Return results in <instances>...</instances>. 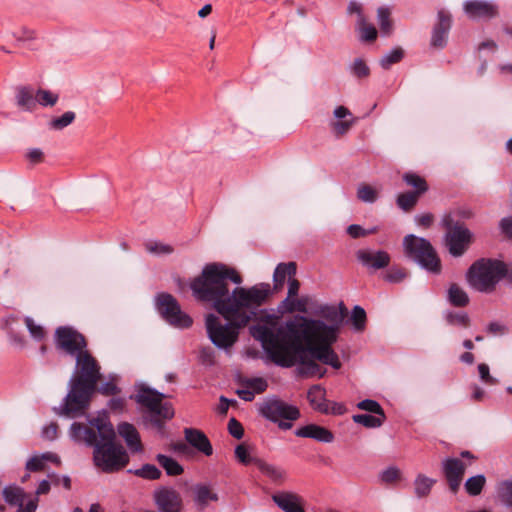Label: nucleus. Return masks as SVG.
<instances>
[{
  "mask_svg": "<svg viewBox=\"0 0 512 512\" xmlns=\"http://www.w3.org/2000/svg\"><path fill=\"white\" fill-rule=\"evenodd\" d=\"M441 224L446 230L444 241L449 253L453 257L462 256L472 241V233L462 222L454 220L452 215H444Z\"/></svg>",
  "mask_w": 512,
  "mask_h": 512,
  "instance_id": "nucleus-10",
  "label": "nucleus"
},
{
  "mask_svg": "<svg viewBox=\"0 0 512 512\" xmlns=\"http://www.w3.org/2000/svg\"><path fill=\"white\" fill-rule=\"evenodd\" d=\"M351 320L353 322L355 329L357 331H362L366 323L365 310L359 305L354 306L351 313Z\"/></svg>",
  "mask_w": 512,
  "mask_h": 512,
  "instance_id": "nucleus-51",
  "label": "nucleus"
},
{
  "mask_svg": "<svg viewBox=\"0 0 512 512\" xmlns=\"http://www.w3.org/2000/svg\"><path fill=\"white\" fill-rule=\"evenodd\" d=\"M486 484V477L483 474H478L468 478L464 484L465 490L470 496H478L481 494Z\"/></svg>",
  "mask_w": 512,
  "mask_h": 512,
  "instance_id": "nucleus-34",
  "label": "nucleus"
},
{
  "mask_svg": "<svg viewBox=\"0 0 512 512\" xmlns=\"http://www.w3.org/2000/svg\"><path fill=\"white\" fill-rule=\"evenodd\" d=\"M380 478L385 483H393L400 478V470L396 467H388L381 473Z\"/></svg>",
  "mask_w": 512,
  "mask_h": 512,
  "instance_id": "nucleus-60",
  "label": "nucleus"
},
{
  "mask_svg": "<svg viewBox=\"0 0 512 512\" xmlns=\"http://www.w3.org/2000/svg\"><path fill=\"white\" fill-rule=\"evenodd\" d=\"M228 431L236 439H241L244 435L243 426L235 418H231L228 422Z\"/></svg>",
  "mask_w": 512,
  "mask_h": 512,
  "instance_id": "nucleus-61",
  "label": "nucleus"
},
{
  "mask_svg": "<svg viewBox=\"0 0 512 512\" xmlns=\"http://www.w3.org/2000/svg\"><path fill=\"white\" fill-rule=\"evenodd\" d=\"M96 358L86 351L75 357V367L68 381V393L54 412L59 416L78 418L86 414L101 378Z\"/></svg>",
  "mask_w": 512,
  "mask_h": 512,
  "instance_id": "nucleus-2",
  "label": "nucleus"
},
{
  "mask_svg": "<svg viewBox=\"0 0 512 512\" xmlns=\"http://www.w3.org/2000/svg\"><path fill=\"white\" fill-rule=\"evenodd\" d=\"M357 197L365 203H374L378 198V193L372 186L361 184L357 189Z\"/></svg>",
  "mask_w": 512,
  "mask_h": 512,
  "instance_id": "nucleus-48",
  "label": "nucleus"
},
{
  "mask_svg": "<svg viewBox=\"0 0 512 512\" xmlns=\"http://www.w3.org/2000/svg\"><path fill=\"white\" fill-rule=\"evenodd\" d=\"M53 340L57 351L74 358L88 351L85 336L73 326L57 327L54 331Z\"/></svg>",
  "mask_w": 512,
  "mask_h": 512,
  "instance_id": "nucleus-12",
  "label": "nucleus"
},
{
  "mask_svg": "<svg viewBox=\"0 0 512 512\" xmlns=\"http://www.w3.org/2000/svg\"><path fill=\"white\" fill-rule=\"evenodd\" d=\"M445 319L449 325L468 327L470 324V318L465 312H447Z\"/></svg>",
  "mask_w": 512,
  "mask_h": 512,
  "instance_id": "nucleus-47",
  "label": "nucleus"
},
{
  "mask_svg": "<svg viewBox=\"0 0 512 512\" xmlns=\"http://www.w3.org/2000/svg\"><path fill=\"white\" fill-rule=\"evenodd\" d=\"M156 461L168 476H179L184 472L183 466L170 456L157 454Z\"/></svg>",
  "mask_w": 512,
  "mask_h": 512,
  "instance_id": "nucleus-29",
  "label": "nucleus"
},
{
  "mask_svg": "<svg viewBox=\"0 0 512 512\" xmlns=\"http://www.w3.org/2000/svg\"><path fill=\"white\" fill-rule=\"evenodd\" d=\"M263 305L248 304L232 307L228 312L218 313L227 321L226 323H223L215 314H208L205 326L210 341L219 349H229L237 342L240 330L250 322L274 326L277 320L276 315L262 308Z\"/></svg>",
  "mask_w": 512,
  "mask_h": 512,
  "instance_id": "nucleus-3",
  "label": "nucleus"
},
{
  "mask_svg": "<svg viewBox=\"0 0 512 512\" xmlns=\"http://www.w3.org/2000/svg\"><path fill=\"white\" fill-rule=\"evenodd\" d=\"M235 457L241 464L246 466L250 464H254L256 466V462L260 461V458L250 455L248 447L245 444H239L236 446Z\"/></svg>",
  "mask_w": 512,
  "mask_h": 512,
  "instance_id": "nucleus-46",
  "label": "nucleus"
},
{
  "mask_svg": "<svg viewBox=\"0 0 512 512\" xmlns=\"http://www.w3.org/2000/svg\"><path fill=\"white\" fill-rule=\"evenodd\" d=\"M451 27V14L444 9L439 10L437 13V21L432 29L430 45L437 49L446 47Z\"/></svg>",
  "mask_w": 512,
  "mask_h": 512,
  "instance_id": "nucleus-17",
  "label": "nucleus"
},
{
  "mask_svg": "<svg viewBox=\"0 0 512 512\" xmlns=\"http://www.w3.org/2000/svg\"><path fill=\"white\" fill-rule=\"evenodd\" d=\"M357 28L362 42H373L376 40L378 32L374 25L367 23L364 16L359 17L357 21Z\"/></svg>",
  "mask_w": 512,
  "mask_h": 512,
  "instance_id": "nucleus-33",
  "label": "nucleus"
},
{
  "mask_svg": "<svg viewBox=\"0 0 512 512\" xmlns=\"http://www.w3.org/2000/svg\"><path fill=\"white\" fill-rule=\"evenodd\" d=\"M96 392L104 396L117 395L120 392V388L112 381H107L101 384L99 387L96 386Z\"/></svg>",
  "mask_w": 512,
  "mask_h": 512,
  "instance_id": "nucleus-56",
  "label": "nucleus"
},
{
  "mask_svg": "<svg viewBox=\"0 0 512 512\" xmlns=\"http://www.w3.org/2000/svg\"><path fill=\"white\" fill-rule=\"evenodd\" d=\"M402 180L405 182L407 186L414 188L412 192L416 193V195L421 196L424 193H426L429 189V186L425 178L415 172L410 171L404 173L402 175Z\"/></svg>",
  "mask_w": 512,
  "mask_h": 512,
  "instance_id": "nucleus-28",
  "label": "nucleus"
},
{
  "mask_svg": "<svg viewBox=\"0 0 512 512\" xmlns=\"http://www.w3.org/2000/svg\"><path fill=\"white\" fill-rule=\"evenodd\" d=\"M497 496L500 501L512 509V480H504L497 484Z\"/></svg>",
  "mask_w": 512,
  "mask_h": 512,
  "instance_id": "nucleus-37",
  "label": "nucleus"
},
{
  "mask_svg": "<svg viewBox=\"0 0 512 512\" xmlns=\"http://www.w3.org/2000/svg\"><path fill=\"white\" fill-rule=\"evenodd\" d=\"M435 482L436 481L434 479L429 478L423 474H419L414 480V490L416 496L418 498L427 497L430 494Z\"/></svg>",
  "mask_w": 512,
  "mask_h": 512,
  "instance_id": "nucleus-32",
  "label": "nucleus"
},
{
  "mask_svg": "<svg viewBox=\"0 0 512 512\" xmlns=\"http://www.w3.org/2000/svg\"><path fill=\"white\" fill-rule=\"evenodd\" d=\"M357 407L361 410H365L367 412H370L375 415L382 416L383 418H386L383 408L375 400H372V399L362 400L357 404Z\"/></svg>",
  "mask_w": 512,
  "mask_h": 512,
  "instance_id": "nucleus-50",
  "label": "nucleus"
},
{
  "mask_svg": "<svg viewBox=\"0 0 512 512\" xmlns=\"http://www.w3.org/2000/svg\"><path fill=\"white\" fill-rule=\"evenodd\" d=\"M93 447V462L105 473L122 470L129 463V455L125 448L116 442V433H104L102 439L96 438Z\"/></svg>",
  "mask_w": 512,
  "mask_h": 512,
  "instance_id": "nucleus-6",
  "label": "nucleus"
},
{
  "mask_svg": "<svg viewBox=\"0 0 512 512\" xmlns=\"http://www.w3.org/2000/svg\"><path fill=\"white\" fill-rule=\"evenodd\" d=\"M35 99L36 105L39 104L43 107H52L57 103L59 96L49 90L38 89L35 92Z\"/></svg>",
  "mask_w": 512,
  "mask_h": 512,
  "instance_id": "nucleus-44",
  "label": "nucleus"
},
{
  "mask_svg": "<svg viewBox=\"0 0 512 512\" xmlns=\"http://www.w3.org/2000/svg\"><path fill=\"white\" fill-rule=\"evenodd\" d=\"M117 432L125 441L128 449L132 453H141L143 451V444L140 434L136 427L128 422H121L117 426Z\"/></svg>",
  "mask_w": 512,
  "mask_h": 512,
  "instance_id": "nucleus-20",
  "label": "nucleus"
},
{
  "mask_svg": "<svg viewBox=\"0 0 512 512\" xmlns=\"http://www.w3.org/2000/svg\"><path fill=\"white\" fill-rule=\"evenodd\" d=\"M293 350L297 352H309V356L325 365H329L334 369L341 368V362L337 353L333 350L332 346L317 345L316 343H307L302 345V350L296 349L295 346H291Z\"/></svg>",
  "mask_w": 512,
  "mask_h": 512,
  "instance_id": "nucleus-15",
  "label": "nucleus"
},
{
  "mask_svg": "<svg viewBox=\"0 0 512 512\" xmlns=\"http://www.w3.org/2000/svg\"><path fill=\"white\" fill-rule=\"evenodd\" d=\"M246 386L254 393L260 394L266 391L268 383L264 378H250L245 381Z\"/></svg>",
  "mask_w": 512,
  "mask_h": 512,
  "instance_id": "nucleus-54",
  "label": "nucleus"
},
{
  "mask_svg": "<svg viewBox=\"0 0 512 512\" xmlns=\"http://www.w3.org/2000/svg\"><path fill=\"white\" fill-rule=\"evenodd\" d=\"M390 14V10L387 7H380L377 10V18L383 36H389L393 30Z\"/></svg>",
  "mask_w": 512,
  "mask_h": 512,
  "instance_id": "nucleus-41",
  "label": "nucleus"
},
{
  "mask_svg": "<svg viewBox=\"0 0 512 512\" xmlns=\"http://www.w3.org/2000/svg\"><path fill=\"white\" fill-rule=\"evenodd\" d=\"M353 421L357 424H361L366 428H378L380 427L386 418L378 415L370 414H356L352 417Z\"/></svg>",
  "mask_w": 512,
  "mask_h": 512,
  "instance_id": "nucleus-36",
  "label": "nucleus"
},
{
  "mask_svg": "<svg viewBox=\"0 0 512 512\" xmlns=\"http://www.w3.org/2000/svg\"><path fill=\"white\" fill-rule=\"evenodd\" d=\"M375 231V228L371 230H365L362 226L358 224H351L347 227V233L349 234L350 237L354 239L365 237L369 234L374 233Z\"/></svg>",
  "mask_w": 512,
  "mask_h": 512,
  "instance_id": "nucleus-55",
  "label": "nucleus"
},
{
  "mask_svg": "<svg viewBox=\"0 0 512 512\" xmlns=\"http://www.w3.org/2000/svg\"><path fill=\"white\" fill-rule=\"evenodd\" d=\"M403 248L405 255L421 268L433 274L441 273V260L429 240L409 234L403 239Z\"/></svg>",
  "mask_w": 512,
  "mask_h": 512,
  "instance_id": "nucleus-9",
  "label": "nucleus"
},
{
  "mask_svg": "<svg viewBox=\"0 0 512 512\" xmlns=\"http://www.w3.org/2000/svg\"><path fill=\"white\" fill-rule=\"evenodd\" d=\"M353 122L349 120H338L332 123V129L336 136L344 135L352 126Z\"/></svg>",
  "mask_w": 512,
  "mask_h": 512,
  "instance_id": "nucleus-62",
  "label": "nucleus"
},
{
  "mask_svg": "<svg viewBox=\"0 0 512 512\" xmlns=\"http://www.w3.org/2000/svg\"><path fill=\"white\" fill-rule=\"evenodd\" d=\"M194 502L199 509L207 507L210 501H218V495L208 484H196L193 487Z\"/></svg>",
  "mask_w": 512,
  "mask_h": 512,
  "instance_id": "nucleus-26",
  "label": "nucleus"
},
{
  "mask_svg": "<svg viewBox=\"0 0 512 512\" xmlns=\"http://www.w3.org/2000/svg\"><path fill=\"white\" fill-rule=\"evenodd\" d=\"M130 398L149 411L150 423L159 430L163 429L165 421L171 420L175 415L172 404L163 402L166 395L144 384H141L137 388V393Z\"/></svg>",
  "mask_w": 512,
  "mask_h": 512,
  "instance_id": "nucleus-8",
  "label": "nucleus"
},
{
  "mask_svg": "<svg viewBox=\"0 0 512 512\" xmlns=\"http://www.w3.org/2000/svg\"><path fill=\"white\" fill-rule=\"evenodd\" d=\"M467 465L460 459L449 457L442 462L444 477L449 489L456 494L460 488Z\"/></svg>",
  "mask_w": 512,
  "mask_h": 512,
  "instance_id": "nucleus-16",
  "label": "nucleus"
},
{
  "mask_svg": "<svg viewBox=\"0 0 512 512\" xmlns=\"http://www.w3.org/2000/svg\"><path fill=\"white\" fill-rule=\"evenodd\" d=\"M403 57V49L396 47L380 59V65L383 69L388 70L393 64L399 63Z\"/></svg>",
  "mask_w": 512,
  "mask_h": 512,
  "instance_id": "nucleus-43",
  "label": "nucleus"
},
{
  "mask_svg": "<svg viewBox=\"0 0 512 512\" xmlns=\"http://www.w3.org/2000/svg\"><path fill=\"white\" fill-rule=\"evenodd\" d=\"M250 335L261 342L263 349L269 358L278 366L290 368L295 364H300L299 374L303 376L318 375L323 377L324 372L317 364L316 359L309 356V352H297L293 350L289 343H286L281 337L275 335L272 327L267 325H252L249 328Z\"/></svg>",
  "mask_w": 512,
  "mask_h": 512,
  "instance_id": "nucleus-4",
  "label": "nucleus"
},
{
  "mask_svg": "<svg viewBox=\"0 0 512 512\" xmlns=\"http://www.w3.org/2000/svg\"><path fill=\"white\" fill-rule=\"evenodd\" d=\"M3 497L4 500L12 506H18L21 504V502H24L25 493L23 489L19 487H5L3 489Z\"/></svg>",
  "mask_w": 512,
  "mask_h": 512,
  "instance_id": "nucleus-39",
  "label": "nucleus"
},
{
  "mask_svg": "<svg viewBox=\"0 0 512 512\" xmlns=\"http://www.w3.org/2000/svg\"><path fill=\"white\" fill-rule=\"evenodd\" d=\"M70 436L75 441H83L87 446L95 444L97 434L93 428L74 422L70 427Z\"/></svg>",
  "mask_w": 512,
  "mask_h": 512,
  "instance_id": "nucleus-25",
  "label": "nucleus"
},
{
  "mask_svg": "<svg viewBox=\"0 0 512 512\" xmlns=\"http://www.w3.org/2000/svg\"><path fill=\"white\" fill-rule=\"evenodd\" d=\"M184 435L186 441L205 456H211L213 454L212 444L205 433L201 430L196 428H185Z\"/></svg>",
  "mask_w": 512,
  "mask_h": 512,
  "instance_id": "nucleus-22",
  "label": "nucleus"
},
{
  "mask_svg": "<svg viewBox=\"0 0 512 512\" xmlns=\"http://www.w3.org/2000/svg\"><path fill=\"white\" fill-rule=\"evenodd\" d=\"M338 324L327 325L322 320L296 316L287 321L284 327L278 328L275 335L281 337L290 346L302 350V345L316 343L332 346L337 341Z\"/></svg>",
  "mask_w": 512,
  "mask_h": 512,
  "instance_id": "nucleus-5",
  "label": "nucleus"
},
{
  "mask_svg": "<svg viewBox=\"0 0 512 512\" xmlns=\"http://www.w3.org/2000/svg\"><path fill=\"white\" fill-rule=\"evenodd\" d=\"M75 118H76L75 112L67 111L64 114H62L61 116L52 118L48 124L49 129L55 130V131L63 130L64 128H66L67 126L72 124L74 122Z\"/></svg>",
  "mask_w": 512,
  "mask_h": 512,
  "instance_id": "nucleus-40",
  "label": "nucleus"
},
{
  "mask_svg": "<svg viewBox=\"0 0 512 512\" xmlns=\"http://www.w3.org/2000/svg\"><path fill=\"white\" fill-rule=\"evenodd\" d=\"M256 467L260 470L262 474L267 476L273 482L279 483L285 479V471L281 468H278L274 465H271L262 459L256 462Z\"/></svg>",
  "mask_w": 512,
  "mask_h": 512,
  "instance_id": "nucleus-30",
  "label": "nucleus"
},
{
  "mask_svg": "<svg viewBox=\"0 0 512 512\" xmlns=\"http://www.w3.org/2000/svg\"><path fill=\"white\" fill-rule=\"evenodd\" d=\"M126 402L121 397L111 398L108 402V407L112 412L121 413L125 408Z\"/></svg>",
  "mask_w": 512,
  "mask_h": 512,
  "instance_id": "nucleus-63",
  "label": "nucleus"
},
{
  "mask_svg": "<svg viewBox=\"0 0 512 512\" xmlns=\"http://www.w3.org/2000/svg\"><path fill=\"white\" fill-rule=\"evenodd\" d=\"M419 198H420V196L416 195V193L407 191L404 193H400L397 196L396 204L401 210H403L405 212H409L416 206Z\"/></svg>",
  "mask_w": 512,
  "mask_h": 512,
  "instance_id": "nucleus-35",
  "label": "nucleus"
},
{
  "mask_svg": "<svg viewBox=\"0 0 512 512\" xmlns=\"http://www.w3.org/2000/svg\"><path fill=\"white\" fill-rule=\"evenodd\" d=\"M134 475L146 480H158L162 473L153 464H144L142 467L133 471Z\"/></svg>",
  "mask_w": 512,
  "mask_h": 512,
  "instance_id": "nucleus-42",
  "label": "nucleus"
},
{
  "mask_svg": "<svg viewBox=\"0 0 512 512\" xmlns=\"http://www.w3.org/2000/svg\"><path fill=\"white\" fill-rule=\"evenodd\" d=\"M464 12L472 20H490L498 15V6L485 0H469L464 3Z\"/></svg>",
  "mask_w": 512,
  "mask_h": 512,
  "instance_id": "nucleus-18",
  "label": "nucleus"
},
{
  "mask_svg": "<svg viewBox=\"0 0 512 512\" xmlns=\"http://www.w3.org/2000/svg\"><path fill=\"white\" fill-rule=\"evenodd\" d=\"M351 73L357 78H366L370 75V68L362 58H356L351 67Z\"/></svg>",
  "mask_w": 512,
  "mask_h": 512,
  "instance_id": "nucleus-52",
  "label": "nucleus"
},
{
  "mask_svg": "<svg viewBox=\"0 0 512 512\" xmlns=\"http://www.w3.org/2000/svg\"><path fill=\"white\" fill-rule=\"evenodd\" d=\"M297 265L295 262L279 263L273 273V278L286 281V278L291 279L296 275Z\"/></svg>",
  "mask_w": 512,
  "mask_h": 512,
  "instance_id": "nucleus-38",
  "label": "nucleus"
},
{
  "mask_svg": "<svg viewBox=\"0 0 512 512\" xmlns=\"http://www.w3.org/2000/svg\"><path fill=\"white\" fill-rule=\"evenodd\" d=\"M242 276L236 269L220 262L206 264L199 276L190 284L193 296L210 303L217 313L248 304H265L272 294L269 283L241 287Z\"/></svg>",
  "mask_w": 512,
  "mask_h": 512,
  "instance_id": "nucleus-1",
  "label": "nucleus"
},
{
  "mask_svg": "<svg viewBox=\"0 0 512 512\" xmlns=\"http://www.w3.org/2000/svg\"><path fill=\"white\" fill-rule=\"evenodd\" d=\"M407 272L404 268L391 267L384 275V280L389 283H400L407 277Z\"/></svg>",
  "mask_w": 512,
  "mask_h": 512,
  "instance_id": "nucleus-53",
  "label": "nucleus"
},
{
  "mask_svg": "<svg viewBox=\"0 0 512 512\" xmlns=\"http://www.w3.org/2000/svg\"><path fill=\"white\" fill-rule=\"evenodd\" d=\"M259 412L265 419L278 423V427L282 430L290 429L292 427L291 421H295L300 417L298 407L277 398L264 401L260 405Z\"/></svg>",
  "mask_w": 512,
  "mask_h": 512,
  "instance_id": "nucleus-11",
  "label": "nucleus"
},
{
  "mask_svg": "<svg viewBox=\"0 0 512 512\" xmlns=\"http://www.w3.org/2000/svg\"><path fill=\"white\" fill-rule=\"evenodd\" d=\"M24 322L34 340L42 341L45 338L46 332L44 328L41 325L36 324L31 317L26 316L24 318Z\"/></svg>",
  "mask_w": 512,
  "mask_h": 512,
  "instance_id": "nucleus-49",
  "label": "nucleus"
},
{
  "mask_svg": "<svg viewBox=\"0 0 512 512\" xmlns=\"http://www.w3.org/2000/svg\"><path fill=\"white\" fill-rule=\"evenodd\" d=\"M357 260L369 270H380L389 266L391 257L384 250L372 251L360 249L356 252Z\"/></svg>",
  "mask_w": 512,
  "mask_h": 512,
  "instance_id": "nucleus-19",
  "label": "nucleus"
},
{
  "mask_svg": "<svg viewBox=\"0 0 512 512\" xmlns=\"http://www.w3.org/2000/svg\"><path fill=\"white\" fill-rule=\"evenodd\" d=\"M448 300L454 307H465L469 303L467 293L455 283L448 289Z\"/></svg>",
  "mask_w": 512,
  "mask_h": 512,
  "instance_id": "nucleus-31",
  "label": "nucleus"
},
{
  "mask_svg": "<svg viewBox=\"0 0 512 512\" xmlns=\"http://www.w3.org/2000/svg\"><path fill=\"white\" fill-rule=\"evenodd\" d=\"M25 468L30 472L43 471L45 469V461L41 456H33L27 461Z\"/></svg>",
  "mask_w": 512,
  "mask_h": 512,
  "instance_id": "nucleus-59",
  "label": "nucleus"
},
{
  "mask_svg": "<svg viewBox=\"0 0 512 512\" xmlns=\"http://www.w3.org/2000/svg\"><path fill=\"white\" fill-rule=\"evenodd\" d=\"M478 372L480 379L488 385H495L498 383V381L490 375V369L489 366L485 363H481L478 365Z\"/></svg>",
  "mask_w": 512,
  "mask_h": 512,
  "instance_id": "nucleus-58",
  "label": "nucleus"
},
{
  "mask_svg": "<svg viewBox=\"0 0 512 512\" xmlns=\"http://www.w3.org/2000/svg\"><path fill=\"white\" fill-rule=\"evenodd\" d=\"M146 249L150 253H155V254H171L173 252L172 246L167 245V244L158 243V242H153V243L151 242V243L146 244Z\"/></svg>",
  "mask_w": 512,
  "mask_h": 512,
  "instance_id": "nucleus-57",
  "label": "nucleus"
},
{
  "mask_svg": "<svg viewBox=\"0 0 512 512\" xmlns=\"http://www.w3.org/2000/svg\"><path fill=\"white\" fill-rule=\"evenodd\" d=\"M311 407L323 414H329V401L326 400V390L321 385H313L307 392Z\"/></svg>",
  "mask_w": 512,
  "mask_h": 512,
  "instance_id": "nucleus-24",
  "label": "nucleus"
},
{
  "mask_svg": "<svg viewBox=\"0 0 512 512\" xmlns=\"http://www.w3.org/2000/svg\"><path fill=\"white\" fill-rule=\"evenodd\" d=\"M16 103L26 110L33 111L36 108L35 91L31 86H20L16 89Z\"/></svg>",
  "mask_w": 512,
  "mask_h": 512,
  "instance_id": "nucleus-27",
  "label": "nucleus"
},
{
  "mask_svg": "<svg viewBox=\"0 0 512 512\" xmlns=\"http://www.w3.org/2000/svg\"><path fill=\"white\" fill-rule=\"evenodd\" d=\"M153 500L159 512H183L181 494L169 486H160L153 492Z\"/></svg>",
  "mask_w": 512,
  "mask_h": 512,
  "instance_id": "nucleus-14",
  "label": "nucleus"
},
{
  "mask_svg": "<svg viewBox=\"0 0 512 512\" xmlns=\"http://www.w3.org/2000/svg\"><path fill=\"white\" fill-rule=\"evenodd\" d=\"M272 500L284 512H305L302 498L292 492H279L272 496Z\"/></svg>",
  "mask_w": 512,
  "mask_h": 512,
  "instance_id": "nucleus-23",
  "label": "nucleus"
},
{
  "mask_svg": "<svg viewBox=\"0 0 512 512\" xmlns=\"http://www.w3.org/2000/svg\"><path fill=\"white\" fill-rule=\"evenodd\" d=\"M433 221L434 216L431 213H423L415 216V222L417 223V225L424 228H429L432 225Z\"/></svg>",
  "mask_w": 512,
  "mask_h": 512,
  "instance_id": "nucleus-64",
  "label": "nucleus"
},
{
  "mask_svg": "<svg viewBox=\"0 0 512 512\" xmlns=\"http://www.w3.org/2000/svg\"><path fill=\"white\" fill-rule=\"evenodd\" d=\"M297 437L310 438L321 443H331L334 441V434L327 428L308 424L297 428L294 432Z\"/></svg>",
  "mask_w": 512,
  "mask_h": 512,
  "instance_id": "nucleus-21",
  "label": "nucleus"
},
{
  "mask_svg": "<svg viewBox=\"0 0 512 512\" xmlns=\"http://www.w3.org/2000/svg\"><path fill=\"white\" fill-rule=\"evenodd\" d=\"M508 272V266L496 259L481 258L467 270L466 280L476 291L489 293Z\"/></svg>",
  "mask_w": 512,
  "mask_h": 512,
  "instance_id": "nucleus-7",
  "label": "nucleus"
},
{
  "mask_svg": "<svg viewBox=\"0 0 512 512\" xmlns=\"http://www.w3.org/2000/svg\"><path fill=\"white\" fill-rule=\"evenodd\" d=\"M156 310L160 316L171 326L187 329L193 324V319L181 310L177 299L166 292H161L156 296Z\"/></svg>",
  "mask_w": 512,
  "mask_h": 512,
  "instance_id": "nucleus-13",
  "label": "nucleus"
},
{
  "mask_svg": "<svg viewBox=\"0 0 512 512\" xmlns=\"http://www.w3.org/2000/svg\"><path fill=\"white\" fill-rule=\"evenodd\" d=\"M89 424L91 426L90 428L96 431L98 439H102L104 433L115 432L113 425L103 418H92L89 420Z\"/></svg>",
  "mask_w": 512,
  "mask_h": 512,
  "instance_id": "nucleus-45",
  "label": "nucleus"
}]
</instances>
